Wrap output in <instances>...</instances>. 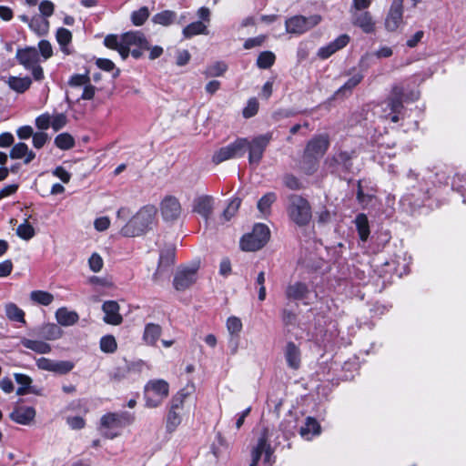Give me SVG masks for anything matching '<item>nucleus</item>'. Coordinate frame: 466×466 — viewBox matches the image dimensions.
Listing matches in <instances>:
<instances>
[{"instance_id": "nucleus-1", "label": "nucleus", "mask_w": 466, "mask_h": 466, "mask_svg": "<svg viewBox=\"0 0 466 466\" xmlns=\"http://www.w3.org/2000/svg\"><path fill=\"white\" fill-rule=\"evenodd\" d=\"M104 45L117 51L123 59L127 58L129 54L139 58L145 50L149 49V43L140 31H130L121 35H108L104 39Z\"/></svg>"}, {"instance_id": "nucleus-2", "label": "nucleus", "mask_w": 466, "mask_h": 466, "mask_svg": "<svg viewBox=\"0 0 466 466\" xmlns=\"http://www.w3.org/2000/svg\"><path fill=\"white\" fill-rule=\"evenodd\" d=\"M156 214L157 208L155 206L147 205L141 208L121 228V235L127 238H134L146 233L152 228L156 220Z\"/></svg>"}, {"instance_id": "nucleus-3", "label": "nucleus", "mask_w": 466, "mask_h": 466, "mask_svg": "<svg viewBox=\"0 0 466 466\" xmlns=\"http://www.w3.org/2000/svg\"><path fill=\"white\" fill-rule=\"evenodd\" d=\"M135 416L127 411L108 412L102 416L100 427L105 437L114 439L120 435L121 430L132 424Z\"/></svg>"}, {"instance_id": "nucleus-4", "label": "nucleus", "mask_w": 466, "mask_h": 466, "mask_svg": "<svg viewBox=\"0 0 466 466\" xmlns=\"http://www.w3.org/2000/svg\"><path fill=\"white\" fill-rule=\"evenodd\" d=\"M329 145V139L324 136L315 137L308 143L301 161V168L307 174H312L316 170L318 159L323 157Z\"/></svg>"}, {"instance_id": "nucleus-5", "label": "nucleus", "mask_w": 466, "mask_h": 466, "mask_svg": "<svg viewBox=\"0 0 466 466\" xmlns=\"http://www.w3.org/2000/svg\"><path fill=\"white\" fill-rule=\"evenodd\" d=\"M287 213L289 219L299 227L306 226L312 218L309 202L303 197L292 194L288 198Z\"/></svg>"}, {"instance_id": "nucleus-6", "label": "nucleus", "mask_w": 466, "mask_h": 466, "mask_svg": "<svg viewBox=\"0 0 466 466\" xmlns=\"http://www.w3.org/2000/svg\"><path fill=\"white\" fill-rule=\"evenodd\" d=\"M169 393V384L161 379L150 380L145 385L144 398L146 407L153 409L160 406Z\"/></svg>"}, {"instance_id": "nucleus-7", "label": "nucleus", "mask_w": 466, "mask_h": 466, "mask_svg": "<svg viewBox=\"0 0 466 466\" xmlns=\"http://www.w3.org/2000/svg\"><path fill=\"white\" fill-rule=\"evenodd\" d=\"M270 231L264 224H256L252 232L240 239V248L244 251H256L263 248L269 239Z\"/></svg>"}, {"instance_id": "nucleus-8", "label": "nucleus", "mask_w": 466, "mask_h": 466, "mask_svg": "<svg viewBox=\"0 0 466 466\" xmlns=\"http://www.w3.org/2000/svg\"><path fill=\"white\" fill-rule=\"evenodd\" d=\"M247 144V138H237L234 142L215 151L212 156V162L218 165L228 159L242 157L246 151Z\"/></svg>"}, {"instance_id": "nucleus-9", "label": "nucleus", "mask_w": 466, "mask_h": 466, "mask_svg": "<svg viewBox=\"0 0 466 466\" xmlns=\"http://www.w3.org/2000/svg\"><path fill=\"white\" fill-rule=\"evenodd\" d=\"M272 139V133L268 132L248 140L247 148L248 150V162L250 165H258L263 157V154Z\"/></svg>"}, {"instance_id": "nucleus-10", "label": "nucleus", "mask_w": 466, "mask_h": 466, "mask_svg": "<svg viewBox=\"0 0 466 466\" xmlns=\"http://www.w3.org/2000/svg\"><path fill=\"white\" fill-rule=\"evenodd\" d=\"M404 88L400 86H394L391 89L390 97L384 102L386 109L390 110L389 114H385V118H390L391 122L397 123L400 120L399 114L403 108Z\"/></svg>"}, {"instance_id": "nucleus-11", "label": "nucleus", "mask_w": 466, "mask_h": 466, "mask_svg": "<svg viewBox=\"0 0 466 466\" xmlns=\"http://www.w3.org/2000/svg\"><path fill=\"white\" fill-rule=\"evenodd\" d=\"M321 21L319 15L309 17L295 15L286 20V31L289 34L301 35L316 26Z\"/></svg>"}, {"instance_id": "nucleus-12", "label": "nucleus", "mask_w": 466, "mask_h": 466, "mask_svg": "<svg viewBox=\"0 0 466 466\" xmlns=\"http://www.w3.org/2000/svg\"><path fill=\"white\" fill-rule=\"evenodd\" d=\"M36 411L34 407L16 404L9 414L14 422L20 425H31L35 418Z\"/></svg>"}, {"instance_id": "nucleus-13", "label": "nucleus", "mask_w": 466, "mask_h": 466, "mask_svg": "<svg viewBox=\"0 0 466 466\" xmlns=\"http://www.w3.org/2000/svg\"><path fill=\"white\" fill-rule=\"evenodd\" d=\"M262 454H264V461L266 463L271 464L273 450L271 449L270 444L268 443L266 433L261 435L258 441L257 445L253 448L251 451L252 462L249 466H257Z\"/></svg>"}, {"instance_id": "nucleus-14", "label": "nucleus", "mask_w": 466, "mask_h": 466, "mask_svg": "<svg viewBox=\"0 0 466 466\" xmlns=\"http://www.w3.org/2000/svg\"><path fill=\"white\" fill-rule=\"evenodd\" d=\"M160 211L167 221L177 220L182 211L178 199L173 196H167L160 203Z\"/></svg>"}, {"instance_id": "nucleus-15", "label": "nucleus", "mask_w": 466, "mask_h": 466, "mask_svg": "<svg viewBox=\"0 0 466 466\" xmlns=\"http://www.w3.org/2000/svg\"><path fill=\"white\" fill-rule=\"evenodd\" d=\"M404 0H393L385 19V27L388 31H396L402 24Z\"/></svg>"}, {"instance_id": "nucleus-16", "label": "nucleus", "mask_w": 466, "mask_h": 466, "mask_svg": "<svg viewBox=\"0 0 466 466\" xmlns=\"http://www.w3.org/2000/svg\"><path fill=\"white\" fill-rule=\"evenodd\" d=\"M197 280V268H181L179 269L173 281L174 288L177 290H185L193 285Z\"/></svg>"}, {"instance_id": "nucleus-17", "label": "nucleus", "mask_w": 466, "mask_h": 466, "mask_svg": "<svg viewBox=\"0 0 466 466\" xmlns=\"http://www.w3.org/2000/svg\"><path fill=\"white\" fill-rule=\"evenodd\" d=\"M351 19L352 24L366 33L370 34L375 30V23L373 21L372 15L368 11H351Z\"/></svg>"}, {"instance_id": "nucleus-18", "label": "nucleus", "mask_w": 466, "mask_h": 466, "mask_svg": "<svg viewBox=\"0 0 466 466\" xmlns=\"http://www.w3.org/2000/svg\"><path fill=\"white\" fill-rule=\"evenodd\" d=\"M214 198L208 195L197 197L193 201V212L198 213L205 219H208L213 213Z\"/></svg>"}, {"instance_id": "nucleus-19", "label": "nucleus", "mask_w": 466, "mask_h": 466, "mask_svg": "<svg viewBox=\"0 0 466 466\" xmlns=\"http://www.w3.org/2000/svg\"><path fill=\"white\" fill-rule=\"evenodd\" d=\"M120 307L115 300H106L102 305V310L105 313L104 321L110 325H119L123 318L119 313Z\"/></svg>"}, {"instance_id": "nucleus-20", "label": "nucleus", "mask_w": 466, "mask_h": 466, "mask_svg": "<svg viewBox=\"0 0 466 466\" xmlns=\"http://www.w3.org/2000/svg\"><path fill=\"white\" fill-rule=\"evenodd\" d=\"M349 41L350 36L348 35H341L327 46L320 47L318 50V56L321 59H327L334 53L346 46Z\"/></svg>"}, {"instance_id": "nucleus-21", "label": "nucleus", "mask_w": 466, "mask_h": 466, "mask_svg": "<svg viewBox=\"0 0 466 466\" xmlns=\"http://www.w3.org/2000/svg\"><path fill=\"white\" fill-rule=\"evenodd\" d=\"M309 289L306 283L294 282L289 284L285 290V295L290 300H303L309 297Z\"/></svg>"}, {"instance_id": "nucleus-22", "label": "nucleus", "mask_w": 466, "mask_h": 466, "mask_svg": "<svg viewBox=\"0 0 466 466\" xmlns=\"http://www.w3.org/2000/svg\"><path fill=\"white\" fill-rule=\"evenodd\" d=\"M174 258H175V248H167V249L161 251L160 256H159L157 268L153 275V280L155 282H157L159 277L164 273V271L174 263Z\"/></svg>"}, {"instance_id": "nucleus-23", "label": "nucleus", "mask_w": 466, "mask_h": 466, "mask_svg": "<svg viewBox=\"0 0 466 466\" xmlns=\"http://www.w3.org/2000/svg\"><path fill=\"white\" fill-rule=\"evenodd\" d=\"M19 64L29 69L35 65L38 64L39 56L35 47H26L24 49H18L15 55Z\"/></svg>"}, {"instance_id": "nucleus-24", "label": "nucleus", "mask_w": 466, "mask_h": 466, "mask_svg": "<svg viewBox=\"0 0 466 466\" xmlns=\"http://www.w3.org/2000/svg\"><path fill=\"white\" fill-rule=\"evenodd\" d=\"M285 359L289 368L298 370L300 366L301 354L299 348L292 341L287 343L284 350Z\"/></svg>"}, {"instance_id": "nucleus-25", "label": "nucleus", "mask_w": 466, "mask_h": 466, "mask_svg": "<svg viewBox=\"0 0 466 466\" xmlns=\"http://www.w3.org/2000/svg\"><path fill=\"white\" fill-rule=\"evenodd\" d=\"M10 157L12 159L24 158V163L29 164L35 157V154L29 149L26 144L19 142L11 148Z\"/></svg>"}, {"instance_id": "nucleus-26", "label": "nucleus", "mask_w": 466, "mask_h": 466, "mask_svg": "<svg viewBox=\"0 0 466 466\" xmlns=\"http://www.w3.org/2000/svg\"><path fill=\"white\" fill-rule=\"evenodd\" d=\"M56 319L61 326L68 327L75 325L79 320V316L76 311L62 307L56 311Z\"/></svg>"}, {"instance_id": "nucleus-27", "label": "nucleus", "mask_w": 466, "mask_h": 466, "mask_svg": "<svg viewBox=\"0 0 466 466\" xmlns=\"http://www.w3.org/2000/svg\"><path fill=\"white\" fill-rule=\"evenodd\" d=\"M299 433L303 439L310 441L320 433V425L315 419L308 417L305 425L300 428Z\"/></svg>"}, {"instance_id": "nucleus-28", "label": "nucleus", "mask_w": 466, "mask_h": 466, "mask_svg": "<svg viewBox=\"0 0 466 466\" xmlns=\"http://www.w3.org/2000/svg\"><path fill=\"white\" fill-rule=\"evenodd\" d=\"M5 312L6 318L10 321H15L25 325L26 323L25 319V311L20 309L16 304L9 302L5 306Z\"/></svg>"}, {"instance_id": "nucleus-29", "label": "nucleus", "mask_w": 466, "mask_h": 466, "mask_svg": "<svg viewBox=\"0 0 466 466\" xmlns=\"http://www.w3.org/2000/svg\"><path fill=\"white\" fill-rule=\"evenodd\" d=\"M6 84L8 86L17 92V93H24L31 86L32 80L30 77H18V76H9L6 80Z\"/></svg>"}, {"instance_id": "nucleus-30", "label": "nucleus", "mask_w": 466, "mask_h": 466, "mask_svg": "<svg viewBox=\"0 0 466 466\" xmlns=\"http://www.w3.org/2000/svg\"><path fill=\"white\" fill-rule=\"evenodd\" d=\"M162 329L155 323H148L145 327L143 339L148 345H155L161 336Z\"/></svg>"}, {"instance_id": "nucleus-31", "label": "nucleus", "mask_w": 466, "mask_h": 466, "mask_svg": "<svg viewBox=\"0 0 466 466\" xmlns=\"http://www.w3.org/2000/svg\"><path fill=\"white\" fill-rule=\"evenodd\" d=\"M177 20V14L171 10H164L156 14L152 17V22L157 25H160L163 26H168L174 24Z\"/></svg>"}, {"instance_id": "nucleus-32", "label": "nucleus", "mask_w": 466, "mask_h": 466, "mask_svg": "<svg viewBox=\"0 0 466 466\" xmlns=\"http://www.w3.org/2000/svg\"><path fill=\"white\" fill-rule=\"evenodd\" d=\"M355 225L360 236V238L362 241H366L370 236V226L369 220L365 214L360 213L357 215L355 218Z\"/></svg>"}, {"instance_id": "nucleus-33", "label": "nucleus", "mask_w": 466, "mask_h": 466, "mask_svg": "<svg viewBox=\"0 0 466 466\" xmlns=\"http://www.w3.org/2000/svg\"><path fill=\"white\" fill-rule=\"evenodd\" d=\"M22 344L25 348L29 349L38 354H47L51 351V346L42 340L24 339Z\"/></svg>"}, {"instance_id": "nucleus-34", "label": "nucleus", "mask_w": 466, "mask_h": 466, "mask_svg": "<svg viewBox=\"0 0 466 466\" xmlns=\"http://www.w3.org/2000/svg\"><path fill=\"white\" fill-rule=\"evenodd\" d=\"M29 27L37 35H42L48 32L49 22L41 15L33 16L29 22Z\"/></svg>"}, {"instance_id": "nucleus-35", "label": "nucleus", "mask_w": 466, "mask_h": 466, "mask_svg": "<svg viewBox=\"0 0 466 466\" xmlns=\"http://www.w3.org/2000/svg\"><path fill=\"white\" fill-rule=\"evenodd\" d=\"M200 34H208L207 25L202 21L193 22L183 29V35L186 38H190Z\"/></svg>"}, {"instance_id": "nucleus-36", "label": "nucleus", "mask_w": 466, "mask_h": 466, "mask_svg": "<svg viewBox=\"0 0 466 466\" xmlns=\"http://www.w3.org/2000/svg\"><path fill=\"white\" fill-rule=\"evenodd\" d=\"M30 299L35 303H37V304L43 305V306H48L53 302L54 296L47 291L34 290L30 293Z\"/></svg>"}, {"instance_id": "nucleus-37", "label": "nucleus", "mask_w": 466, "mask_h": 466, "mask_svg": "<svg viewBox=\"0 0 466 466\" xmlns=\"http://www.w3.org/2000/svg\"><path fill=\"white\" fill-rule=\"evenodd\" d=\"M277 196L273 192L265 194L258 202V209L263 215H268L271 205L276 201Z\"/></svg>"}, {"instance_id": "nucleus-38", "label": "nucleus", "mask_w": 466, "mask_h": 466, "mask_svg": "<svg viewBox=\"0 0 466 466\" xmlns=\"http://www.w3.org/2000/svg\"><path fill=\"white\" fill-rule=\"evenodd\" d=\"M228 69L225 62L217 61L208 66L204 71L207 77H215L222 76Z\"/></svg>"}, {"instance_id": "nucleus-39", "label": "nucleus", "mask_w": 466, "mask_h": 466, "mask_svg": "<svg viewBox=\"0 0 466 466\" xmlns=\"http://www.w3.org/2000/svg\"><path fill=\"white\" fill-rule=\"evenodd\" d=\"M276 56L271 51L261 52L257 59V66L261 69H268L273 66Z\"/></svg>"}, {"instance_id": "nucleus-40", "label": "nucleus", "mask_w": 466, "mask_h": 466, "mask_svg": "<svg viewBox=\"0 0 466 466\" xmlns=\"http://www.w3.org/2000/svg\"><path fill=\"white\" fill-rule=\"evenodd\" d=\"M55 145L62 150H68L75 146V139L70 134L62 133L56 137Z\"/></svg>"}, {"instance_id": "nucleus-41", "label": "nucleus", "mask_w": 466, "mask_h": 466, "mask_svg": "<svg viewBox=\"0 0 466 466\" xmlns=\"http://www.w3.org/2000/svg\"><path fill=\"white\" fill-rule=\"evenodd\" d=\"M43 336L48 340H55L62 337V329L54 323H49L42 328Z\"/></svg>"}, {"instance_id": "nucleus-42", "label": "nucleus", "mask_w": 466, "mask_h": 466, "mask_svg": "<svg viewBox=\"0 0 466 466\" xmlns=\"http://www.w3.org/2000/svg\"><path fill=\"white\" fill-rule=\"evenodd\" d=\"M227 329L231 337L238 338L242 330L243 325L241 319L238 317L231 316L227 319Z\"/></svg>"}, {"instance_id": "nucleus-43", "label": "nucleus", "mask_w": 466, "mask_h": 466, "mask_svg": "<svg viewBox=\"0 0 466 466\" xmlns=\"http://www.w3.org/2000/svg\"><path fill=\"white\" fill-rule=\"evenodd\" d=\"M100 350L105 353H113L117 349L116 339L112 335L103 336L99 342Z\"/></svg>"}, {"instance_id": "nucleus-44", "label": "nucleus", "mask_w": 466, "mask_h": 466, "mask_svg": "<svg viewBox=\"0 0 466 466\" xmlns=\"http://www.w3.org/2000/svg\"><path fill=\"white\" fill-rule=\"evenodd\" d=\"M363 79V75L361 73H357L353 75L338 91L337 95L346 94L347 92L350 93L351 90L357 86L361 80Z\"/></svg>"}, {"instance_id": "nucleus-45", "label": "nucleus", "mask_w": 466, "mask_h": 466, "mask_svg": "<svg viewBox=\"0 0 466 466\" xmlns=\"http://www.w3.org/2000/svg\"><path fill=\"white\" fill-rule=\"evenodd\" d=\"M189 391L187 389L180 390L171 400L170 408L181 411L185 400L188 397Z\"/></svg>"}, {"instance_id": "nucleus-46", "label": "nucleus", "mask_w": 466, "mask_h": 466, "mask_svg": "<svg viewBox=\"0 0 466 466\" xmlns=\"http://www.w3.org/2000/svg\"><path fill=\"white\" fill-rule=\"evenodd\" d=\"M181 422V411L171 409L168 411L167 418V431H173Z\"/></svg>"}, {"instance_id": "nucleus-47", "label": "nucleus", "mask_w": 466, "mask_h": 466, "mask_svg": "<svg viewBox=\"0 0 466 466\" xmlns=\"http://www.w3.org/2000/svg\"><path fill=\"white\" fill-rule=\"evenodd\" d=\"M16 234L19 238L25 240H29L35 236V232L33 226L30 225L27 220H25L24 223L18 226L16 228Z\"/></svg>"}, {"instance_id": "nucleus-48", "label": "nucleus", "mask_w": 466, "mask_h": 466, "mask_svg": "<svg viewBox=\"0 0 466 466\" xmlns=\"http://www.w3.org/2000/svg\"><path fill=\"white\" fill-rule=\"evenodd\" d=\"M148 16H149L148 8L146 6H143L141 8H139L138 10L134 11L131 14V20L135 25L139 26V25H142L147 21Z\"/></svg>"}, {"instance_id": "nucleus-49", "label": "nucleus", "mask_w": 466, "mask_h": 466, "mask_svg": "<svg viewBox=\"0 0 466 466\" xmlns=\"http://www.w3.org/2000/svg\"><path fill=\"white\" fill-rule=\"evenodd\" d=\"M56 40L62 50L66 52V46L72 40V34L68 29L61 27L56 32Z\"/></svg>"}, {"instance_id": "nucleus-50", "label": "nucleus", "mask_w": 466, "mask_h": 466, "mask_svg": "<svg viewBox=\"0 0 466 466\" xmlns=\"http://www.w3.org/2000/svg\"><path fill=\"white\" fill-rule=\"evenodd\" d=\"M74 368V363L69 360L54 361L52 372L58 374H66Z\"/></svg>"}, {"instance_id": "nucleus-51", "label": "nucleus", "mask_w": 466, "mask_h": 466, "mask_svg": "<svg viewBox=\"0 0 466 466\" xmlns=\"http://www.w3.org/2000/svg\"><path fill=\"white\" fill-rule=\"evenodd\" d=\"M239 206H240L239 198H235L228 203L227 208L224 210L223 215H222L225 221H228L232 217L235 216V214L237 213V211L239 208Z\"/></svg>"}, {"instance_id": "nucleus-52", "label": "nucleus", "mask_w": 466, "mask_h": 466, "mask_svg": "<svg viewBox=\"0 0 466 466\" xmlns=\"http://www.w3.org/2000/svg\"><path fill=\"white\" fill-rule=\"evenodd\" d=\"M88 265L93 272H99L104 265L101 256L97 253H93L88 259Z\"/></svg>"}, {"instance_id": "nucleus-53", "label": "nucleus", "mask_w": 466, "mask_h": 466, "mask_svg": "<svg viewBox=\"0 0 466 466\" xmlns=\"http://www.w3.org/2000/svg\"><path fill=\"white\" fill-rule=\"evenodd\" d=\"M258 110V102L256 98L248 100L247 106L243 109V116L246 118H249L257 114Z\"/></svg>"}, {"instance_id": "nucleus-54", "label": "nucleus", "mask_w": 466, "mask_h": 466, "mask_svg": "<svg viewBox=\"0 0 466 466\" xmlns=\"http://www.w3.org/2000/svg\"><path fill=\"white\" fill-rule=\"evenodd\" d=\"M55 10V5L49 0H44L39 4L41 16L47 18L51 16Z\"/></svg>"}, {"instance_id": "nucleus-55", "label": "nucleus", "mask_w": 466, "mask_h": 466, "mask_svg": "<svg viewBox=\"0 0 466 466\" xmlns=\"http://www.w3.org/2000/svg\"><path fill=\"white\" fill-rule=\"evenodd\" d=\"M90 82V78L87 75H74L71 76L69 80V85L71 86L78 87L82 86H86Z\"/></svg>"}, {"instance_id": "nucleus-56", "label": "nucleus", "mask_w": 466, "mask_h": 466, "mask_svg": "<svg viewBox=\"0 0 466 466\" xmlns=\"http://www.w3.org/2000/svg\"><path fill=\"white\" fill-rule=\"evenodd\" d=\"M256 282L259 286L258 299L263 301L266 299L265 273L263 271L258 273Z\"/></svg>"}, {"instance_id": "nucleus-57", "label": "nucleus", "mask_w": 466, "mask_h": 466, "mask_svg": "<svg viewBox=\"0 0 466 466\" xmlns=\"http://www.w3.org/2000/svg\"><path fill=\"white\" fill-rule=\"evenodd\" d=\"M38 48H39L41 55L43 56V57L45 59H47L52 56V55H53L52 46L48 41L41 40L38 43Z\"/></svg>"}, {"instance_id": "nucleus-58", "label": "nucleus", "mask_w": 466, "mask_h": 466, "mask_svg": "<svg viewBox=\"0 0 466 466\" xmlns=\"http://www.w3.org/2000/svg\"><path fill=\"white\" fill-rule=\"evenodd\" d=\"M48 139V136L44 132L35 133L33 136V145L35 148H42Z\"/></svg>"}, {"instance_id": "nucleus-59", "label": "nucleus", "mask_w": 466, "mask_h": 466, "mask_svg": "<svg viewBox=\"0 0 466 466\" xmlns=\"http://www.w3.org/2000/svg\"><path fill=\"white\" fill-rule=\"evenodd\" d=\"M35 126L41 130H46L51 126V118L48 114H43L36 117Z\"/></svg>"}, {"instance_id": "nucleus-60", "label": "nucleus", "mask_w": 466, "mask_h": 466, "mask_svg": "<svg viewBox=\"0 0 466 466\" xmlns=\"http://www.w3.org/2000/svg\"><path fill=\"white\" fill-rule=\"evenodd\" d=\"M54 361L55 360H50V359H47L45 357H41L36 360L35 364L39 370L52 371L53 366H54Z\"/></svg>"}, {"instance_id": "nucleus-61", "label": "nucleus", "mask_w": 466, "mask_h": 466, "mask_svg": "<svg viewBox=\"0 0 466 466\" xmlns=\"http://www.w3.org/2000/svg\"><path fill=\"white\" fill-rule=\"evenodd\" d=\"M66 124V117L64 114H58L51 120V127L57 131L64 127Z\"/></svg>"}, {"instance_id": "nucleus-62", "label": "nucleus", "mask_w": 466, "mask_h": 466, "mask_svg": "<svg viewBox=\"0 0 466 466\" xmlns=\"http://www.w3.org/2000/svg\"><path fill=\"white\" fill-rule=\"evenodd\" d=\"M284 184L287 187L292 190H298L300 188L299 180L293 175H287L284 177Z\"/></svg>"}, {"instance_id": "nucleus-63", "label": "nucleus", "mask_w": 466, "mask_h": 466, "mask_svg": "<svg viewBox=\"0 0 466 466\" xmlns=\"http://www.w3.org/2000/svg\"><path fill=\"white\" fill-rule=\"evenodd\" d=\"M371 4V0H353L351 5V11L361 12L365 11L368 7H370Z\"/></svg>"}, {"instance_id": "nucleus-64", "label": "nucleus", "mask_w": 466, "mask_h": 466, "mask_svg": "<svg viewBox=\"0 0 466 466\" xmlns=\"http://www.w3.org/2000/svg\"><path fill=\"white\" fill-rule=\"evenodd\" d=\"M67 424L73 430H80L85 427V420L80 416L67 418Z\"/></svg>"}]
</instances>
